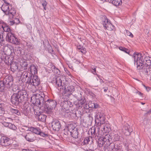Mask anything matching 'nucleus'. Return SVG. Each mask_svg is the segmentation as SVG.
Returning a JSON list of instances; mask_svg holds the SVG:
<instances>
[{"instance_id": "1", "label": "nucleus", "mask_w": 151, "mask_h": 151, "mask_svg": "<svg viewBox=\"0 0 151 151\" xmlns=\"http://www.w3.org/2000/svg\"><path fill=\"white\" fill-rule=\"evenodd\" d=\"M31 102L35 105L44 106L48 114L50 113L57 104L55 101L49 99L48 96L43 92L41 93L40 94L33 95L31 97Z\"/></svg>"}, {"instance_id": "2", "label": "nucleus", "mask_w": 151, "mask_h": 151, "mask_svg": "<svg viewBox=\"0 0 151 151\" xmlns=\"http://www.w3.org/2000/svg\"><path fill=\"white\" fill-rule=\"evenodd\" d=\"M147 53L145 51L141 52L139 53L134 52L132 55L134 59V63H136L137 67L141 70L144 66L147 67L151 65V57L147 56Z\"/></svg>"}, {"instance_id": "3", "label": "nucleus", "mask_w": 151, "mask_h": 151, "mask_svg": "<svg viewBox=\"0 0 151 151\" xmlns=\"http://www.w3.org/2000/svg\"><path fill=\"white\" fill-rule=\"evenodd\" d=\"M27 92L24 90L18 91L12 96L11 101L12 104L18 105L19 103L22 102L25 97L27 96Z\"/></svg>"}, {"instance_id": "4", "label": "nucleus", "mask_w": 151, "mask_h": 151, "mask_svg": "<svg viewBox=\"0 0 151 151\" xmlns=\"http://www.w3.org/2000/svg\"><path fill=\"white\" fill-rule=\"evenodd\" d=\"M53 83L55 84L56 86L60 91L63 90V88H65L68 83L65 78L62 76H55L53 77L52 81Z\"/></svg>"}, {"instance_id": "5", "label": "nucleus", "mask_w": 151, "mask_h": 151, "mask_svg": "<svg viewBox=\"0 0 151 151\" xmlns=\"http://www.w3.org/2000/svg\"><path fill=\"white\" fill-rule=\"evenodd\" d=\"M6 39L9 42L12 44L17 45L20 44L19 40L16 37L13 31H11L8 32L6 35Z\"/></svg>"}, {"instance_id": "6", "label": "nucleus", "mask_w": 151, "mask_h": 151, "mask_svg": "<svg viewBox=\"0 0 151 151\" xmlns=\"http://www.w3.org/2000/svg\"><path fill=\"white\" fill-rule=\"evenodd\" d=\"M40 83V79L37 75L32 76L31 78H28V80L27 81V84L35 87L39 85Z\"/></svg>"}, {"instance_id": "7", "label": "nucleus", "mask_w": 151, "mask_h": 151, "mask_svg": "<svg viewBox=\"0 0 151 151\" xmlns=\"http://www.w3.org/2000/svg\"><path fill=\"white\" fill-rule=\"evenodd\" d=\"M95 118L99 121L97 124L99 126H101V125L104 124L106 119L105 115L101 111H99L97 112Z\"/></svg>"}, {"instance_id": "8", "label": "nucleus", "mask_w": 151, "mask_h": 151, "mask_svg": "<svg viewBox=\"0 0 151 151\" xmlns=\"http://www.w3.org/2000/svg\"><path fill=\"white\" fill-rule=\"evenodd\" d=\"M104 18V20L102 21V24L104 28L110 31L114 30V26L111 23L110 20L106 17Z\"/></svg>"}, {"instance_id": "9", "label": "nucleus", "mask_w": 151, "mask_h": 151, "mask_svg": "<svg viewBox=\"0 0 151 151\" xmlns=\"http://www.w3.org/2000/svg\"><path fill=\"white\" fill-rule=\"evenodd\" d=\"M61 105L63 108L65 110H63L64 111H65V113H64L63 114V115H66V113L67 114L68 113L69 111L68 110V109L70 107H72L73 104L71 102L68 100H64L62 102Z\"/></svg>"}, {"instance_id": "10", "label": "nucleus", "mask_w": 151, "mask_h": 151, "mask_svg": "<svg viewBox=\"0 0 151 151\" xmlns=\"http://www.w3.org/2000/svg\"><path fill=\"white\" fill-rule=\"evenodd\" d=\"M29 130L33 133H34L43 137H47L48 136V134H47L42 132L41 129L38 127H31L29 128Z\"/></svg>"}, {"instance_id": "11", "label": "nucleus", "mask_w": 151, "mask_h": 151, "mask_svg": "<svg viewBox=\"0 0 151 151\" xmlns=\"http://www.w3.org/2000/svg\"><path fill=\"white\" fill-rule=\"evenodd\" d=\"M2 81L7 88L11 87L13 83L12 77L8 76H6L2 80Z\"/></svg>"}, {"instance_id": "12", "label": "nucleus", "mask_w": 151, "mask_h": 151, "mask_svg": "<svg viewBox=\"0 0 151 151\" xmlns=\"http://www.w3.org/2000/svg\"><path fill=\"white\" fill-rule=\"evenodd\" d=\"M101 126H99L98 125L92 127L91 129V132L92 135L95 136V137H98L99 134L100 128Z\"/></svg>"}, {"instance_id": "13", "label": "nucleus", "mask_w": 151, "mask_h": 151, "mask_svg": "<svg viewBox=\"0 0 151 151\" xmlns=\"http://www.w3.org/2000/svg\"><path fill=\"white\" fill-rule=\"evenodd\" d=\"M11 4L6 1V2H4V4L2 5L1 10L5 14H8L9 11V9H10L9 7H11Z\"/></svg>"}, {"instance_id": "14", "label": "nucleus", "mask_w": 151, "mask_h": 151, "mask_svg": "<svg viewBox=\"0 0 151 151\" xmlns=\"http://www.w3.org/2000/svg\"><path fill=\"white\" fill-rule=\"evenodd\" d=\"M10 141V139L8 137L5 136L2 137L1 139V145L5 146H8L11 144Z\"/></svg>"}, {"instance_id": "15", "label": "nucleus", "mask_w": 151, "mask_h": 151, "mask_svg": "<svg viewBox=\"0 0 151 151\" xmlns=\"http://www.w3.org/2000/svg\"><path fill=\"white\" fill-rule=\"evenodd\" d=\"M52 128L55 131H58L60 129L61 125L59 121L55 120L52 123Z\"/></svg>"}, {"instance_id": "16", "label": "nucleus", "mask_w": 151, "mask_h": 151, "mask_svg": "<svg viewBox=\"0 0 151 151\" xmlns=\"http://www.w3.org/2000/svg\"><path fill=\"white\" fill-rule=\"evenodd\" d=\"M24 137L26 140L29 142H33L36 140L35 134L32 132L27 134Z\"/></svg>"}, {"instance_id": "17", "label": "nucleus", "mask_w": 151, "mask_h": 151, "mask_svg": "<svg viewBox=\"0 0 151 151\" xmlns=\"http://www.w3.org/2000/svg\"><path fill=\"white\" fill-rule=\"evenodd\" d=\"M32 77V75L29 73H28L27 72H24L22 74L21 78H22V79L24 82H26L27 84V80H28V78H31Z\"/></svg>"}, {"instance_id": "18", "label": "nucleus", "mask_w": 151, "mask_h": 151, "mask_svg": "<svg viewBox=\"0 0 151 151\" xmlns=\"http://www.w3.org/2000/svg\"><path fill=\"white\" fill-rule=\"evenodd\" d=\"M103 139L104 140L105 145H108L110 144V142H113L112 138L111 137V134H105L103 137Z\"/></svg>"}, {"instance_id": "19", "label": "nucleus", "mask_w": 151, "mask_h": 151, "mask_svg": "<svg viewBox=\"0 0 151 151\" xmlns=\"http://www.w3.org/2000/svg\"><path fill=\"white\" fill-rule=\"evenodd\" d=\"M115 144L113 142H110L109 144L105 145V146H104L105 151H111L114 149H115Z\"/></svg>"}, {"instance_id": "20", "label": "nucleus", "mask_w": 151, "mask_h": 151, "mask_svg": "<svg viewBox=\"0 0 151 151\" xmlns=\"http://www.w3.org/2000/svg\"><path fill=\"white\" fill-rule=\"evenodd\" d=\"M123 133L126 136H128L130 135V133L132 132L131 128H129L127 126H124L122 129Z\"/></svg>"}, {"instance_id": "21", "label": "nucleus", "mask_w": 151, "mask_h": 151, "mask_svg": "<svg viewBox=\"0 0 151 151\" xmlns=\"http://www.w3.org/2000/svg\"><path fill=\"white\" fill-rule=\"evenodd\" d=\"M66 86H65V88H63L65 91V92H67L70 94H72L73 92L75 90V88L74 86L72 85H69L67 88L66 87Z\"/></svg>"}, {"instance_id": "22", "label": "nucleus", "mask_w": 151, "mask_h": 151, "mask_svg": "<svg viewBox=\"0 0 151 151\" xmlns=\"http://www.w3.org/2000/svg\"><path fill=\"white\" fill-rule=\"evenodd\" d=\"M103 129L104 132L108 133L111 130V127L109 123H106L103 126Z\"/></svg>"}, {"instance_id": "23", "label": "nucleus", "mask_w": 151, "mask_h": 151, "mask_svg": "<svg viewBox=\"0 0 151 151\" xmlns=\"http://www.w3.org/2000/svg\"><path fill=\"white\" fill-rule=\"evenodd\" d=\"M29 69H30V72L31 73V74L32 76H33V75L37 73V69L35 65H30L29 68Z\"/></svg>"}, {"instance_id": "24", "label": "nucleus", "mask_w": 151, "mask_h": 151, "mask_svg": "<svg viewBox=\"0 0 151 151\" xmlns=\"http://www.w3.org/2000/svg\"><path fill=\"white\" fill-rule=\"evenodd\" d=\"M109 1L116 6L121 5L122 3V0H109Z\"/></svg>"}, {"instance_id": "25", "label": "nucleus", "mask_w": 151, "mask_h": 151, "mask_svg": "<svg viewBox=\"0 0 151 151\" xmlns=\"http://www.w3.org/2000/svg\"><path fill=\"white\" fill-rule=\"evenodd\" d=\"M77 49L78 52H81L82 54H86V48L80 45L77 46Z\"/></svg>"}, {"instance_id": "26", "label": "nucleus", "mask_w": 151, "mask_h": 151, "mask_svg": "<svg viewBox=\"0 0 151 151\" xmlns=\"http://www.w3.org/2000/svg\"><path fill=\"white\" fill-rule=\"evenodd\" d=\"M1 27L4 32H9L11 31L9 26L4 22L2 25Z\"/></svg>"}, {"instance_id": "27", "label": "nucleus", "mask_w": 151, "mask_h": 151, "mask_svg": "<svg viewBox=\"0 0 151 151\" xmlns=\"http://www.w3.org/2000/svg\"><path fill=\"white\" fill-rule=\"evenodd\" d=\"M142 69V72L143 73H146L148 74L149 72L150 71V69H151V65L149 66L146 67L144 66Z\"/></svg>"}, {"instance_id": "28", "label": "nucleus", "mask_w": 151, "mask_h": 151, "mask_svg": "<svg viewBox=\"0 0 151 151\" xmlns=\"http://www.w3.org/2000/svg\"><path fill=\"white\" fill-rule=\"evenodd\" d=\"M111 137L112 138L113 142V141H118L119 140V136L117 134L114 132L111 133Z\"/></svg>"}, {"instance_id": "29", "label": "nucleus", "mask_w": 151, "mask_h": 151, "mask_svg": "<svg viewBox=\"0 0 151 151\" xmlns=\"http://www.w3.org/2000/svg\"><path fill=\"white\" fill-rule=\"evenodd\" d=\"M98 145L100 147H101L104 145V147L105 146V143L104 142V140L103 139L99 138L98 139Z\"/></svg>"}, {"instance_id": "30", "label": "nucleus", "mask_w": 151, "mask_h": 151, "mask_svg": "<svg viewBox=\"0 0 151 151\" xmlns=\"http://www.w3.org/2000/svg\"><path fill=\"white\" fill-rule=\"evenodd\" d=\"M70 135L73 138L76 139L78 138V134L77 130H73V132H70Z\"/></svg>"}, {"instance_id": "31", "label": "nucleus", "mask_w": 151, "mask_h": 151, "mask_svg": "<svg viewBox=\"0 0 151 151\" xmlns=\"http://www.w3.org/2000/svg\"><path fill=\"white\" fill-rule=\"evenodd\" d=\"M37 118L38 119V120L39 121L43 122L45 120L46 116L44 115L41 114L40 113L37 116Z\"/></svg>"}, {"instance_id": "32", "label": "nucleus", "mask_w": 151, "mask_h": 151, "mask_svg": "<svg viewBox=\"0 0 151 151\" xmlns=\"http://www.w3.org/2000/svg\"><path fill=\"white\" fill-rule=\"evenodd\" d=\"M71 95V94H70L67 92H65V91L64 90V93H63L62 99H66V100L68 99Z\"/></svg>"}, {"instance_id": "33", "label": "nucleus", "mask_w": 151, "mask_h": 151, "mask_svg": "<svg viewBox=\"0 0 151 151\" xmlns=\"http://www.w3.org/2000/svg\"><path fill=\"white\" fill-rule=\"evenodd\" d=\"M28 106H24L23 108V113L24 114L25 116H26L28 115L29 113V110L28 109Z\"/></svg>"}, {"instance_id": "34", "label": "nucleus", "mask_w": 151, "mask_h": 151, "mask_svg": "<svg viewBox=\"0 0 151 151\" xmlns=\"http://www.w3.org/2000/svg\"><path fill=\"white\" fill-rule=\"evenodd\" d=\"M10 111L12 113L15 114L19 116L21 115L20 112L17 109L10 108Z\"/></svg>"}, {"instance_id": "35", "label": "nucleus", "mask_w": 151, "mask_h": 151, "mask_svg": "<svg viewBox=\"0 0 151 151\" xmlns=\"http://www.w3.org/2000/svg\"><path fill=\"white\" fill-rule=\"evenodd\" d=\"M91 137H86L84 139L83 141L81 143V145H87L88 144V142L90 141V139H91Z\"/></svg>"}, {"instance_id": "36", "label": "nucleus", "mask_w": 151, "mask_h": 151, "mask_svg": "<svg viewBox=\"0 0 151 151\" xmlns=\"http://www.w3.org/2000/svg\"><path fill=\"white\" fill-rule=\"evenodd\" d=\"M52 70L54 73L56 74L59 75L60 73V70L55 66H53L52 67Z\"/></svg>"}, {"instance_id": "37", "label": "nucleus", "mask_w": 151, "mask_h": 151, "mask_svg": "<svg viewBox=\"0 0 151 151\" xmlns=\"http://www.w3.org/2000/svg\"><path fill=\"white\" fill-rule=\"evenodd\" d=\"M8 88L13 91H16L18 89L19 87L17 85L13 84V85H12L11 87H9Z\"/></svg>"}, {"instance_id": "38", "label": "nucleus", "mask_w": 151, "mask_h": 151, "mask_svg": "<svg viewBox=\"0 0 151 151\" xmlns=\"http://www.w3.org/2000/svg\"><path fill=\"white\" fill-rule=\"evenodd\" d=\"M36 106H35L33 107V109L34 114H35L37 117V116L40 113V111L37 110L38 109V108L37 106V105Z\"/></svg>"}, {"instance_id": "39", "label": "nucleus", "mask_w": 151, "mask_h": 151, "mask_svg": "<svg viewBox=\"0 0 151 151\" xmlns=\"http://www.w3.org/2000/svg\"><path fill=\"white\" fill-rule=\"evenodd\" d=\"M88 108L91 107L94 109H97L99 107V104L97 103H91L88 106Z\"/></svg>"}, {"instance_id": "40", "label": "nucleus", "mask_w": 151, "mask_h": 151, "mask_svg": "<svg viewBox=\"0 0 151 151\" xmlns=\"http://www.w3.org/2000/svg\"><path fill=\"white\" fill-rule=\"evenodd\" d=\"M119 49L120 50L123 51L128 54H129V50L125 47L120 46L119 47Z\"/></svg>"}, {"instance_id": "41", "label": "nucleus", "mask_w": 151, "mask_h": 151, "mask_svg": "<svg viewBox=\"0 0 151 151\" xmlns=\"http://www.w3.org/2000/svg\"><path fill=\"white\" fill-rule=\"evenodd\" d=\"M6 88L5 86L3 83L2 80L0 81V91L2 92L4 91V89Z\"/></svg>"}, {"instance_id": "42", "label": "nucleus", "mask_w": 151, "mask_h": 151, "mask_svg": "<svg viewBox=\"0 0 151 151\" xmlns=\"http://www.w3.org/2000/svg\"><path fill=\"white\" fill-rule=\"evenodd\" d=\"M9 14H11L12 17L14 16L16 13V11L15 9L14 8L11 7L10 9H9Z\"/></svg>"}, {"instance_id": "43", "label": "nucleus", "mask_w": 151, "mask_h": 151, "mask_svg": "<svg viewBox=\"0 0 151 151\" xmlns=\"http://www.w3.org/2000/svg\"><path fill=\"white\" fill-rule=\"evenodd\" d=\"M86 101L85 98L81 99L80 100L78 101V103L79 104V107H82L83 105Z\"/></svg>"}, {"instance_id": "44", "label": "nucleus", "mask_w": 151, "mask_h": 151, "mask_svg": "<svg viewBox=\"0 0 151 151\" xmlns=\"http://www.w3.org/2000/svg\"><path fill=\"white\" fill-rule=\"evenodd\" d=\"M115 149L116 150V151H122V145L120 144H116Z\"/></svg>"}, {"instance_id": "45", "label": "nucleus", "mask_w": 151, "mask_h": 151, "mask_svg": "<svg viewBox=\"0 0 151 151\" xmlns=\"http://www.w3.org/2000/svg\"><path fill=\"white\" fill-rule=\"evenodd\" d=\"M47 50L48 52L51 54H52L54 52V51L52 47L49 44L47 45Z\"/></svg>"}, {"instance_id": "46", "label": "nucleus", "mask_w": 151, "mask_h": 151, "mask_svg": "<svg viewBox=\"0 0 151 151\" xmlns=\"http://www.w3.org/2000/svg\"><path fill=\"white\" fill-rule=\"evenodd\" d=\"M8 128L14 130H15L17 129V127L14 124H12L10 123L9 124Z\"/></svg>"}, {"instance_id": "47", "label": "nucleus", "mask_w": 151, "mask_h": 151, "mask_svg": "<svg viewBox=\"0 0 151 151\" xmlns=\"http://www.w3.org/2000/svg\"><path fill=\"white\" fill-rule=\"evenodd\" d=\"M3 31H0V43L4 41V38L3 37Z\"/></svg>"}, {"instance_id": "48", "label": "nucleus", "mask_w": 151, "mask_h": 151, "mask_svg": "<svg viewBox=\"0 0 151 151\" xmlns=\"http://www.w3.org/2000/svg\"><path fill=\"white\" fill-rule=\"evenodd\" d=\"M28 65L27 63L25 61L23 62L22 64V67L24 70H26L27 68Z\"/></svg>"}, {"instance_id": "49", "label": "nucleus", "mask_w": 151, "mask_h": 151, "mask_svg": "<svg viewBox=\"0 0 151 151\" xmlns=\"http://www.w3.org/2000/svg\"><path fill=\"white\" fill-rule=\"evenodd\" d=\"M42 5L44 9L45 10H46V6H47V2L45 0H42Z\"/></svg>"}, {"instance_id": "50", "label": "nucleus", "mask_w": 151, "mask_h": 151, "mask_svg": "<svg viewBox=\"0 0 151 151\" xmlns=\"http://www.w3.org/2000/svg\"><path fill=\"white\" fill-rule=\"evenodd\" d=\"M27 46L29 49H33L34 48V46L30 42H27Z\"/></svg>"}, {"instance_id": "51", "label": "nucleus", "mask_w": 151, "mask_h": 151, "mask_svg": "<svg viewBox=\"0 0 151 151\" xmlns=\"http://www.w3.org/2000/svg\"><path fill=\"white\" fill-rule=\"evenodd\" d=\"M4 109L0 107V116H1L4 113Z\"/></svg>"}, {"instance_id": "52", "label": "nucleus", "mask_w": 151, "mask_h": 151, "mask_svg": "<svg viewBox=\"0 0 151 151\" xmlns=\"http://www.w3.org/2000/svg\"><path fill=\"white\" fill-rule=\"evenodd\" d=\"M126 34L127 35L130 36L131 37H133V35L129 31H126Z\"/></svg>"}, {"instance_id": "53", "label": "nucleus", "mask_w": 151, "mask_h": 151, "mask_svg": "<svg viewBox=\"0 0 151 151\" xmlns=\"http://www.w3.org/2000/svg\"><path fill=\"white\" fill-rule=\"evenodd\" d=\"M144 86L146 90L147 91H149L150 90H151V88L148 86H146L145 85H143Z\"/></svg>"}, {"instance_id": "54", "label": "nucleus", "mask_w": 151, "mask_h": 151, "mask_svg": "<svg viewBox=\"0 0 151 151\" xmlns=\"http://www.w3.org/2000/svg\"><path fill=\"white\" fill-rule=\"evenodd\" d=\"M9 123H10L4 122L3 123V124L5 127H8Z\"/></svg>"}, {"instance_id": "55", "label": "nucleus", "mask_w": 151, "mask_h": 151, "mask_svg": "<svg viewBox=\"0 0 151 151\" xmlns=\"http://www.w3.org/2000/svg\"><path fill=\"white\" fill-rule=\"evenodd\" d=\"M14 21H15L14 22L15 23H16V24H18L20 22L19 19H18L17 18H15Z\"/></svg>"}, {"instance_id": "56", "label": "nucleus", "mask_w": 151, "mask_h": 151, "mask_svg": "<svg viewBox=\"0 0 151 151\" xmlns=\"http://www.w3.org/2000/svg\"><path fill=\"white\" fill-rule=\"evenodd\" d=\"M74 63L77 64H78L80 63V60L77 59H75L74 60Z\"/></svg>"}, {"instance_id": "57", "label": "nucleus", "mask_w": 151, "mask_h": 151, "mask_svg": "<svg viewBox=\"0 0 151 151\" xmlns=\"http://www.w3.org/2000/svg\"><path fill=\"white\" fill-rule=\"evenodd\" d=\"M96 68H93V70L91 71V72L92 73L94 74H96H96Z\"/></svg>"}, {"instance_id": "58", "label": "nucleus", "mask_w": 151, "mask_h": 151, "mask_svg": "<svg viewBox=\"0 0 151 151\" xmlns=\"http://www.w3.org/2000/svg\"><path fill=\"white\" fill-rule=\"evenodd\" d=\"M124 146H125L126 149L127 150H128L129 149V145L128 143H125L124 144Z\"/></svg>"}, {"instance_id": "59", "label": "nucleus", "mask_w": 151, "mask_h": 151, "mask_svg": "<svg viewBox=\"0 0 151 151\" xmlns=\"http://www.w3.org/2000/svg\"><path fill=\"white\" fill-rule=\"evenodd\" d=\"M103 89H104V91L105 92H106L108 90V87L103 88Z\"/></svg>"}, {"instance_id": "60", "label": "nucleus", "mask_w": 151, "mask_h": 151, "mask_svg": "<svg viewBox=\"0 0 151 151\" xmlns=\"http://www.w3.org/2000/svg\"><path fill=\"white\" fill-rule=\"evenodd\" d=\"M4 22L1 19H0V27L2 26V25L4 23Z\"/></svg>"}, {"instance_id": "61", "label": "nucleus", "mask_w": 151, "mask_h": 151, "mask_svg": "<svg viewBox=\"0 0 151 151\" xmlns=\"http://www.w3.org/2000/svg\"><path fill=\"white\" fill-rule=\"evenodd\" d=\"M151 113V109L148 111L146 114H150Z\"/></svg>"}, {"instance_id": "62", "label": "nucleus", "mask_w": 151, "mask_h": 151, "mask_svg": "<svg viewBox=\"0 0 151 151\" xmlns=\"http://www.w3.org/2000/svg\"><path fill=\"white\" fill-rule=\"evenodd\" d=\"M84 150L85 151H94L93 150L89 149H87L86 150Z\"/></svg>"}, {"instance_id": "63", "label": "nucleus", "mask_w": 151, "mask_h": 151, "mask_svg": "<svg viewBox=\"0 0 151 151\" xmlns=\"http://www.w3.org/2000/svg\"><path fill=\"white\" fill-rule=\"evenodd\" d=\"M137 93H138V94L140 95H142V93H141L140 92H139V91H137Z\"/></svg>"}, {"instance_id": "64", "label": "nucleus", "mask_w": 151, "mask_h": 151, "mask_svg": "<svg viewBox=\"0 0 151 151\" xmlns=\"http://www.w3.org/2000/svg\"><path fill=\"white\" fill-rule=\"evenodd\" d=\"M22 151H30L29 149H23Z\"/></svg>"}]
</instances>
